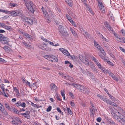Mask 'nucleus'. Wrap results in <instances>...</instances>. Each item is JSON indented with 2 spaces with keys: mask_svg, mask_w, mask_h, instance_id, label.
Instances as JSON below:
<instances>
[{
  "mask_svg": "<svg viewBox=\"0 0 125 125\" xmlns=\"http://www.w3.org/2000/svg\"><path fill=\"white\" fill-rule=\"evenodd\" d=\"M111 114L113 117L119 122H122L123 123H125V115L124 116L123 115H120L119 112H118L119 115L116 114L115 111H112Z\"/></svg>",
  "mask_w": 125,
  "mask_h": 125,
  "instance_id": "nucleus-1",
  "label": "nucleus"
},
{
  "mask_svg": "<svg viewBox=\"0 0 125 125\" xmlns=\"http://www.w3.org/2000/svg\"><path fill=\"white\" fill-rule=\"evenodd\" d=\"M26 5L30 11L31 12L33 13L34 11V9L33 8L34 5L32 2L31 1H28L27 0H24Z\"/></svg>",
  "mask_w": 125,
  "mask_h": 125,
  "instance_id": "nucleus-2",
  "label": "nucleus"
},
{
  "mask_svg": "<svg viewBox=\"0 0 125 125\" xmlns=\"http://www.w3.org/2000/svg\"><path fill=\"white\" fill-rule=\"evenodd\" d=\"M9 39L5 37L2 34H0V42L3 44H8Z\"/></svg>",
  "mask_w": 125,
  "mask_h": 125,
  "instance_id": "nucleus-3",
  "label": "nucleus"
},
{
  "mask_svg": "<svg viewBox=\"0 0 125 125\" xmlns=\"http://www.w3.org/2000/svg\"><path fill=\"white\" fill-rule=\"evenodd\" d=\"M103 101L109 104L115 106V107H117V104L114 102H112L109 100L108 99L106 98H105L104 99Z\"/></svg>",
  "mask_w": 125,
  "mask_h": 125,
  "instance_id": "nucleus-4",
  "label": "nucleus"
},
{
  "mask_svg": "<svg viewBox=\"0 0 125 125\" xmlns=\"http://www.w3.org/2000/svg\"><path fill=\"white\" fill-rule=\"evenodd\" d=\"M15 105L18 107L21 106L24 108L26 106L25 103L24 102H21L20 101L17 102L15 104Z\"/></svg>",
  "mask_w": 125,
  "mask_h": 125,
  "instance_id": "nucleus-5",
  "label": "nucleus"
},
{
  "mask_svg": "<svg viewBox=\"0 0 125 125\" xmlns=\"http://www.w3.org/2000/svg\"><path fill=\"white\" fill-rule=\"evenodd\" d=\"M88 65L89 66L91 69L95 72L96 73L98 72V71L97 70L96 67L94 65V64L92 62H90L89 65Z\"/></svg>",
  "mask_w": 125,
  "mask_h": 125,
  "instance_id": "nucleus-6",
  "label": "nucleus"
},
{
  "mask_svg": "<svg viewBox=\"0 0 125 125\" xmlns=\"http://www.w3.org/2000/svg\"><path fill=\"white\" fill-rule=\"evenodd\" d=\"M59 50L65 55L68 56L70 55V53L67 50L64 48H60L59 49Z\"/></svg>",
  "mask_w": 125,
  "mask_h": 125,
  "instance_id": "nucleus-7",
  "label": "nucleus"
},
{
  "mask_svg": "<svg viewBox=\"0 0 125 125\" xmlns=\"http://www.w3.org/2000/svg\"><path fill=\"white\" fill-rule=\"evenodd\" d=\"M98 6L101 11H102L103 13H104L105 10L102 3L101 2H98Z\"/></svg>",
  "mask_w": 125,
  "mask_h": 125,
  "instance_id": "nucleus-8",
  "label": "nucleus"
},
{
  "mask_svg": "<svg viewBox=\"0 0 125 125\" xmlns=\"http://www.w3.org/2000/svg\"><path fill=\"white\" fill-rule=\"evenodd\" d=\"M30 113L29 111H27L25 113H21V115L26 118L29 119L30 118V117L29 115Z\"/></svg>",
  "mask_w": 125,
  "mask_h": 125,
  "instance_id": "nucleus-9",
  "label": "nucleus"
},
{
  "mask_svg": "<svg viewBox=\"0 0 125 125\" xmlns=\"http://www.w3.org/2000/svg\"><path fill=\"white\" fill-rule=\"evenodd\" d=\"M80 71L83 73L84 74H86L88 75H91L92 74V73L91 72L89 71L86 69V70H84L80 68Z\"/></svg>",
  "mask_w": 125,
  "mask_h": 125,
  "instance_id": "nucleus-10",
  "label": "nucleus"
},
{
  "mask_svg": "<svg viewBox=\"0 0 125 125\" xmlns=\"http://www.w3.org/2000/svg\"><path fill=\"white\" fill-rule=\"evenodd\" d=\"M15 11L16 16H21L23 15V11L20 10H16Z\"/></svg>",
  "mask_w": 125,
  "mask_h": 125,
  "instance_id": "nucleus-11",
  "label": "nucleus"
},
{
  "mask_svg": "<svg viewBox=\"0 0 125 125\" xmlns=\"http://www.w3.org/2000/svg\"><path fill=\"white\" fill-rule=\"evenodd\" d=\"M49 60L54 62H55L58 61V59L57 58L54 56L51 55L50 59H49Z\"/></svg>",
  "mask_w": 125,
  "mask_h": 125,
  "instance_id": "nucleus-12",
  "label": "nucleus"
},
{
  "mask_svg": "<svg viewBox=\"0 0 125 125\" xmlns=\"http://www.w3.org/2000/svg\"><path fill=\"white\" fill-rule=\"evenodd\" d=\"M47 44H45L44 43H43L42 44L39 45V47L42 49L43 50H46V45Z\"/></svg>",
  "mask_w": 125,
  "mask_h": 125,
  "instance_id": "nucleus-13",
  "label": "nucleus"
},
{
  "mask_svg": "<svg viewBox=\"0 0 125 125\" xmlns=\"http://www.w3.org/2000/svg\"><path fill=\"white\" fill-rule=\"evenodd\" d=\"M42 10V11L43 14V16L47 18L48 16V13L46 11L44 8L42 7L41 8Z\"/></svg>",
  "mask_w": 125,
  "mask_h": 125,
  "instance_id": "nucleus-14",
  "label": "nucleus"
},
{
  "mask_svg": "<svg viewBox=\"0 0 125 125\" xmlns=\"http://www.w3.org/2000/svg\"><path fill=\"white\" fill-rule=\"evenodd\" d=\"M59 32L62 36L64 37L67 36L68 35L67 31H64V30L62 31H61Z\"/></svg>",
  "mask_w": 125,
  "mask_h": 125,
  "instance_id": "nucleus-15",
  "label": "nucleus"
},
{
  "mask_svg": "<svg viewBox=\"0 0 125 125\" xmlns=\"http://www.w3.org/2000/svg\"><path fill=\"white\" fill-rule=\"evenodd\" d=\"M109 75L112 77L116 81H118V78L112 73H109Z\"/></svg>",
  "mask_w": 125,
  "mask_h": 125,
  "instance_id": "nucleus-16",
  "label": "nucleus"
},
{
  "mask_svg": "<svg viewBox=\"0 0 125 125\" xmlns=\"http://www.w3.org/2000/svg\"><path fill=\"white\" fill-rule=\"evenodd\" d=\"M7 13H9L11 15V16L13 17L16 16L15 11H6Z\"/></svg>",
  "mask_w": 125,
  "mask_h": 125,
  "instance_id": "nucleus-17",
  "label": "nucleus"
},
{
  "mask_svg": "<svg viewBox=\"0 0 125 125\" xmlns=\"http://www.w3.org/2000/svg\"><path fill=\"white\" fill-rule=\"evenodd\" d=\"M95 64L98 68L100 69L102 71H104V69L101 66V64L99 63V62Z\"/></svg>",
  "mask_w": 125,
  "mask_h": 125,
  "instance_id": "nucleus-18",
  "label": "nucleus"
},
{
  "mask_svg": "<svg viewBox=\"0 0 125 125\" xmlns=\"http://www.w3.org/2000/svg\"><path fill=\"white\" fill-rule=\"evenodd\" d=\"M95 111H97L96 108L94 109H93V108H91L90 110V115L94 116V112Z\"/></svg>",
  "mask_w": 125,
  "mask_h": 125,
  "instance_id": "nucleus-19",
  "label": "nucleus"
},
{
  "mask_svg": "<svg viewBox=\"0 0 125 125\" xmlns=\"http://www.w3.org/2000/svg\"><path fill=\"white\" fill-rule=\"evenodd\" d=\"M50 88L52 90H56L57 89V87L56 85L53 83H51L50 84Z\"/></svg>",
  "mask_w": 125,
  "mask_h": 125,
  "instance_id": "nucleus-20",
  "label": "nucleus"
},
{
  "mask_svg": "<svg viewBox=\"0 0 125 125\" xmlns=\"http://www.w3.org/2000/svg\"><path fill=\"white\" fill-rule=\"evenodd\" d=\"M113 111H115V113H116V114H117V112L118 113V112L117 110L116 109L115 111L114 110ZM119 112H120V115H122V114H121V113H122V114H123L125 115V112L123 110L121 109V108H120V109H119Z\"/></svg>",
  "mask_w": 125,
  "mask_h": 125,
  "instance_id": "nucleus-21",
  "label": "nucleus"
},
{
  "mask_svg": "<svg viewBox=\"0 0 125 125\" xmlns=\"http://www.w3.org/2000/svg\"><path fill=\"white\" fill-rule=\"evenodd\" d=\"M84 87L81 85H79V90L81 92H84Z\"/></svg>",
  "mask_w": 125,
  "mask_h": 125,
  "instance_id": "nucleus-22",
  "label": "nucleus"
},
{
  "mask_svg": "<svg viewBox=\"0 0 125 125\" xmlns=\"http://www.w3.org/2000/svg\"><path fill=\"white\" fill-rule=\"evenodd\" d=\"M82 62L87 65H89V63L87 59L84 58L83 60H82Z\"/></svg>",
  "mask_w": 125,
  "mask_h": 125,
  "instance_id": "nucleus-23",
  "label": "nucleus"
},
{
  "mask_svg": "<svg viewBox=\"0 0 125 125\" xmlns=\"http://www.w3.org/2000/svg\"><path fill=\"white\" fill-rule=\"evenodd\" d=\"M12 121H17L20 123H21L22 122L20 119L19 117H14Z\"/></svg>",
  "mask_w": 125,
  "mask_h": 125,
  "instance_id": "nucleus-24",
  "label": "nucleus"
},
{
  "mask_svg": "<svg viewBox=\"0 0 125 125\" xmlns=\"http://www.w3.org/2000/svg\"><path fill=\"white\" fill-rule=\"evenodd\" d=\"M117 40L120 42L125 43V38L123 37L118 38Z\"/></svg>",
  "mask_w": 125,
  "mask_h": 125,
  "instance_id": "nucleus-25",
  "label": "nucleus"
},
{
  "mask_svg": "<svg viewBox=\"0 0 125 125\" xmlns=\"http://www.w3.org/2000/svg\"><path fill=\"white\" fill-rule=\"evenodd\" d=\"M83 34L86 37L87 39L88 38L90 39L91 38V37L90 35L87 32H85L83 33Z\"/></svg>",
  "mask_w": 125,
  "mask_h": 125,
  "instance_id": "nucleus-26",
  "label": "nucleus"
},
{
  "mask_svg": "<svg viewBox=\"0 0 125 125\" xmlns=\"http://www.w3.org/2000/svg\"><path fill=\"white\" fill-rule=\"evenodd\" d=\"M26 22L27 23L30 24L31 25H32L33 24V21L32 19L28 18V20Z\"/></svg>",
  "mask_w": 125,
  "mask_h": 125,
  "instance_id": "nucleus-27",
  "label": "nucleus"
},
{
  "mask_svg": "<svg viewBox=\"0 0 125 125\" xmlns=\"http://www.w3.org/2000/svg\"><path fill=\"white\" fill-rule=\"evenodd\" d=\"M60 92L61 95L63 97V99L64 100H65V91L63 89V90H61Z\"/></svg>",
  "mask_w": 125,
  "mask_h": 125,
  "instance_id": "nucleus-28",
  "label": "nucleus"
},
{
  "mask_svg": "<svg viewBox=\"0 0 125 125\" xmlns=\"http://www.w3.org/2000/svg\"><path fill=\"white\" fill-rule=\"evenodd\" d=\"M4 84H2L1 85H0V88L2 89L4 93V94H5L4 95L5 96L7 97V96L6 95L5 93L4 92L5 89L4 88Z\"/></svg>",
  "mask_w": 125,
  "mask_h": 125,
  "instance_id": "nucleus-29",
  "label": "nucleus"
},
{
  "mask_svg": "<svg viewBox=\"0 0 125 125\" xmlns=\"http://www.w3.org/2000/svg\"><path fill=\"white\" fill-rule=\"evenodd\" d=\"M98 54L99 55L102 59H103L104 61L107 60V59L105 58V57H104V56H105V55H104L103 54H102L101 53H99Z\"/></svg>",
  "mask_w": 125,
  "mask_h": 125,
  "instance_id": "nucleus-30",
  "label": "nucleus"
},
{
  "mask_svg": "<svg viewBox=\"0 0 125 125\" xmlns=\"http://www.w3.org/2000/svg\"><path fill=\"white\" fill-rule=\"evenodd\" d=\"M14 90L15 92L16 93V95L17 96L20 95V93H19L16 87H14Z\"/></svg>",
  "mask_w": 125,
  "mask_h": 125,
  "instance_id": "nucleus-31",
  "label": "nucleus"
},
{
  "mask_svg": "<svg viewBox=\"0 0 125 125\" xmlns=\"http://www.w3.org/2000/svg\"><path fill=\"white\" fill-rule=\"evenodd\" d=\"M107 122L108 123H110L113 125H115V122L110 119H108L107 120Z\"/></svg>",
  "mask_w": 125,
  "mask_h": 125,
  "instance_id": "nucleus-32",
  "label": "nucleus"
},
{
  "mask_svg": "<svg viewBox=\"0 0 125 125\" xmlns=\"http://www.w3.org/2000/svg\"><path fill=\"white\" fill-rule=\"evenodd\" d=\"M28 18L25 16H23L22 18V19L24 22H27Z\"/></svg>",
  "mask_w": 125,
  "mask_h": 125,
  "instance_id": "nucleus-33",
  "label": "nucleus"
},
{
  "mask_svg": "<svg viewBox=\"0 0 125 125\" xmlns=\"http://www.w3.org/2000/svg\"><path fill=\"white\" fill-rule=\"evenodd\" d=\"M0 111H1V112L3 113V115L6 116H7L8 115V113L5 110V109L2 110Z\"/></svg>",
  "mask_w": 125,
  "mask_h": 125,
  "instance_id": "nucleus-34",
  "label": "nucleus"
},
{
  "mask_svg": "<svg viewBox=\"0 0 125 125\" xmlns=\"http://www.w3.org/2000/svg\"><path fill=\"white\" fill-rule=\"evenodd\" d=\"M65 0L70 6H72V4H71V0Z\"/></svg>",
  "mask_w": 125,
  "mask_h": 125,
  "instance_id": "nucleus-35",
  "label": "nucleus"
},
{
  "mask_svg": "<svg viewBox=\"0 0 125 125\" xmlns=\"http://www.w3.org/2000/svg\"><path fill=\"white\" fill-rule=\"evenodd\" d=\"M5 107L9 111H11V109L9 105L7 103H5Z\"/></svg>",
  "mask_w": 125,
  "mask_h": 125,
  "instance_id": "nucleus-36",
  "label": "nucleus"
},
{
  "mask_svg": "<svg viewBox=\"0 0 125 125\" xmlns=\"http://www.w3.org/2000/svg\"><path fill=\"white\" fill-rule=\"evenodd\" d=\"M10 6L11 7H17L18 5L16 3H11L10 4Z\"/></svg>",
  "mask_w": 125,
  "mask_h": 125,
  "instance_id": "nucleus-37",
  "label": "nucleus"
},
{
  "mask_svg": "<svg viewBox=\"0 0 125 125\" xmlns=\"http://www.w3.org/2000/svg\"><path fill=\"white\" fill-rule=\"evenodd\" d=\"M108 94L109 95V97L110 98V99L112 100V101H115V99L113 96H111L110 94L109 93H108Z\"/></svg>",
  "mask_w": 125,
  "mask_h": 125,
  "instance_id": "nucleus-38",
  "label": "nucleus"
},
{
  "mask_svg": "<svg viewBox=\"0 0 125 125\" xmlns=\"http://www.w3.org/2000/svg\"><path fill=\"white\" fill-rule=\"evenodd\" d=\"M59 95L58 94L56 93L55 97L57 100L59 101H61L62 100L59 97Z\"/></svg>",
  "mask_w": 125,
  "mask_h": 125,
  "instance_id": "nucleus-39",
  "label": "nucleus"
},
{
  "mask_svg": "<svg viewBox=\"0 0 125 125\" xmlns=\"http://www.w3.org/2000/svg\"><path fill=\"white\" fill-rule=\"evenodd\" d=\"M101 52L102 54H103L104 55H106V53H105L104 50L102 48L99 51Z\"/></svg>",
  "mask_w": 125,
  "mask_h": 125,
  "instance_id": "nucleus-40",
  "label": "nucleus"
},
{
  "mask_svg": "<svg viewBox=\"0 0 125 125\" xmlns=\"http://www.w3.org/2000/svg\"><path fill=\"white\" fill-rule=\"evenodd\" d=\"M85 91H84V93H85L86 94H88L90 92V91L87 88H85L84 89Z\"/></svg>",
  "mask_w": 125,
  "mask_h": 125,
  "instance_id": "nucleus-41",
  "label": "nucleus"
},
{
  "mask_svg": "<svg viewBox=\"0 0 125 125\" xmlns=\"http://www.w3.org/2000/svg\"><path fill=\"white\" fill-rule=\"evenodd\" d=\"M104 24L105 26L108 29V28H110V26L109 25L107 22H105L104 23Z\"/></svg>",
  "mask_w": 125,
  "mask_h": 125,
  "instance_id": "nucleus-42",
  "label": "nucleus"
},
{
  "mask_svg": "<svg viewBox=\"0 0 125 125\" xmlns=\"http://www.w3.org/2000/svg\"><path fill=\"white\" fill-rule=\"evenodd\" d=\"M67 76L66 79L70 81H71L73 80V78L71 77L70 76L68 75Z\"/></svg>",
  "mask_w": 125,
  "mask_h": 125,
  "instance_id": "nucleus-43",
  "label": "nucleus"
},
{
  "mask_svg": "<svg viewBox=\"0 0 125 125\" xmlns=\"http://www.w3.org/2000/svg\"><path fill=\"white\" fill-rule=\"evenodd\" d=\"M58 29L59 30V32L60 31H62L63 30V29L61 25H60L58 27Z\"/></svg>",
  "mask_w": 125,
  "mask_h": 125,
  "instance_id": "nucleus-44",
  "label": "nucleus"
},
{
  "mask_svg": "<svg viewBox=\"0 0 125 125\" xmlns=\"http://www.w3.org/2000/svg\"><path fill=\"white\" fill-rule=\"evenodd\" d=\"M6 25L3 23H0V27H2L3 28H5L6 27Z\"/></svg>",
  "mask_w": 125,
  "mask_h": 125,
  "instance_id": "nucleus-45",
  "label": "nucleus"
},
{
  "mask_svg": "<svg viewBox=\"0 0 125 125\" xmlns=\"http://www.w3.org/2000/svg\"><path fill=\"white\" fill-rule=\"evenodd\" d=\"M5 29L9 30H10L11 29V27L10 26H7L6 25Z\"/></svg>",
  "mask_w": 125,
  "mask_h": 125,
  "instance_id": "nucleus-46",
  "label": "nucleus"
},
{
  "mask_svg": "<svg viewBox=\"0 0 125 125\" xmlns=\"http://www.w3.org/2000/svg\"><path fill=\"white\" fill-rule=\"evenodd\" d=\"M50 55H45L44 57L46 59L49 60V59H50Z\"/></svg>",
  "mask_w": 125,
  "mask_h": 125,
  "instance_id": "nucleus-47",
  "label": "nucleus"
},
{
  "mask_svg": "<svg viewBox=\"0 0 125 125\" xmlns=\"http://www.w3.org/2000/svg\"><path fill=\"white\" fill-rule=\"evenodd\" d=\"M69 95L71 96V98L72 99H73L74 98V96L73 94L72 93H71L70 92H69Z\"/></svg>",
  "mask_w": 125,
  "mask_h": 125,
  "instance_id": "nucleus-48",
  "label": "nucleus"
},
{
  "mask_svg": "<svg viewBox=\"0 0 125 125\" xmlns=\"http://www.w3.org/2000/svg\"><path fill=\"white\" fill-rule=\"evenodd\" d=\"M67 111L68 113L70 114H72V112L71 111L70 109L69 108H67Z\"/></svg>",
  "mask_w": 125,
  "mask_h": 125,
  "instance_id": "nucleus-49",
  "label": "nucleus"
},
{
  "mask_svg": "<svg viewBox=\"0 0 125 125\" xmlns=\"http://www.w3.org/2000/svg\"><path fill=\"white\" fill-rule=\"evenodd\" d=\"M111 33H112L114 32L113 29L110 26V28L107 29Z\"/></svg>",
  "mask_w": 125,
  "mask_h": 125,
  "instance_id": "nucleus-50",
  "label": "nucleus"
},
{
  "mask_svg": "<svg viewBox=\"0 0 125 125\" xmlns=\"http://www.w3.org/2000/svg\"><path fill=\"white\" fill-rule=\"evenodd\" d=\"M4 109V107L2 104L0 103V110L1 111L2 109Z\"/></svg>",
  "mask_w": 125,
  "mask_h": 125,
  "instance_id": "nucleus-51",
  "label": "nucleus"
},
{
  "mask_svg": "<svg viewBox=\"0 0 125 125\" xmlns=\"http://www.w3.org/2000/svg\"><path fill=\"white\" fill-rule=\"evenodd\" d=\"M92 59L95 63L98 62V60L94 57H92Z\"/></svg>",
  "mask_w": 125,
  "mask_h": 125,
  "instance_id": "nucleus-52",
  "label": "nucleus"
},
{
  "mask_svg": "<svg viewBox=\"0 0 125 125\" xmlns=\"http://www.w3.org/2000/svg\"><path fill=\"white\" fill-rule=\"evenodd\" d=\"M79 58L80 60L82 61V60H83L84 59V57L82 55H80V56H79Z\"/></svg>",
  "mask_w": 125,
  "mask_h": 125,
  "instance_id": "nucleus-53",
  "label": "nucleus"
},
{
  "mask_svg": "<svg viewBox=\"0 0 125 125\" xmlns=\"http://www.w3.org/2000/svg\"><path fill=\"white\" fill-rule=\"evenodd\" d=\"M0 62L5 63L6 62V61L5 60L0 58Z\"/></svg>",
  "mask_w": 125,
  "mask_h": 125,
  "instance_id": "nucleus-54",
  "label": "nucleus"
},
{
  "mask_svg": "<svg viewBox=\"0 0 125 125\" xmlns=\"http://www.w3.org/2000/svg\"><path fill=\"white\" fill-rule=\"evenodd\" d=\"M13 110L14 112H15V113L18 114H19V112L17 109H16L15 108H14L13 109Z\"/></svg>",
  "mask_w": 125,
  "mask_h": 125,
  "instance_id": "nucleus-55",
  "label": "nucleus"
},
{
  "mask_svg": "<svg viewBox=\"0 0 125 125\" xmlns=\"http://www.w3.org/2000/svg\"><path fill=\"white\" fill-rule=\"evenodd\" d=\"M95 47L97 48L99 51L102 48V47H101L99 45Z\"/></svg>",
  "mask_w": 125,
  "mask_h": 125,
  "instance_id": "nucleus-56",
  "label": "nucleus"
},
{
  "mask_svg": "<svg viewBox=\"0 0 125 125\" xmlns=\"http://www.w3.org/2000/svg\"><path fill=\"white\" fill-rule=\"evenodd\" d=\"M80 31L81 32V33H82V32H84V29L83 27L81 26V27H80Z\"/></svg>",
  "mask_w": 125,
  "mask_h": 125,
  "instance_id": "nucleus-57",
  "label": "nucleus"
},
{
  "mask_svg": "<svg viewBox=\"0 0 125 125\" xmlns=\"http://www.w3.org/2000/svg\"><path fill=\"white\" fill-rule=\"evenodd\" d=\"M107 62L108 64L110 65H111L112 66H113L114 65L113 64L109 61H107Z\"/></svg>",
  "mask_w": 125,
  "mask_h": 125,
  "instance_id": "nucleus-58",
  "label": "nucleus"
},
{
  "mask_svg": "<svg viewBox=\"0 0 125 125\" xmlns=\"http://www.w3.org/2000/svg\"><path fill=\"white\" fill-rule=\"evenodd\" d=\"M121 32L123 36L125 35V30L123 29H122L121 30Z\"/></svg>",
  "mask_w": 125,
  "mask_h": 125,
  "instance_id": "nucleus-59",
  "label": "nucleus"
},
{
  "mask_svg": "<svg viewBox=\"0 0 125 125\" xmlns=\"http://www.w3.org/2000/svg\"><path fill=\"white\" fill-rule=\"evenodd\" d=\"M101 38L104 40V41H105L106 42H108L109 41L108 40L106 39L104 37H103V36H102V37Z\"/></svg>",
  "mask_w": 125,
  "mask_h": 125,
  "instance_id": "nucleus-60",
  "label": "nucleus"
},
{
  "mask_svg": "<svg viewBox=\"0 0 125 125\" xmlns=\"http://www.w3.org/2000/svg\"><path fill=\"white\" fill-rule=\"evenodd\" d=\"M119 49L121 51H122L125 53V49H124L123 48L121 47H119Z\"/></svg>",
  "mask_w": 125,
  "mask_h": 125,
  "instance_id": "nucleus-61",
  "label": "nucleus"
},
{
  "mask_svg": "<svg viewBox=\"0 0 125 125\" xmlns=\"http://www.w3.org/2000/svg\"><path fill=\"white\" fill-rule=\"evenodd\" d=\"M114 34V36H115L116 38V39L117 40V39L118 38H119L117 36V35L116 33L114 31L112 32Z\"/></svg>",
  "mask_w": 125,
  "mask_h": 125,
  "instance_id": "nucleus-62",
  "label": "nucleus"
},
{
  "mask_svg": "<svg viewBox=\"0 0 125 125\" xmlns=\"http://www.w3.org/2000/svg\"><path fill=\"white\" fill-rule=\"evenodd\" d=\"M51 106H49L47 109L46 111L47 112H49L51 110Z\"/></svg>",
  "mask_w": 125,
  "mask_h": 125,
  "instance_id": "nucleus-63",
  "label": "nucleus"
},
{
  "mask_svg": "<svg viewBox=\"0 0 125 125\" xmlns=\"http://www.w3.org/2000/svg\"><path fill=\"white\" fill-rule=\"evenodd\" d=\"M11 122L12 124L14 125H19L18 123L16 122L15 121H11Z\"/></svg>",
  "mask_w": 125,
  "mask_h": 125,
  "instance_id": "nucleus-64",
  "label": "nucleus"
}]
</instances>
